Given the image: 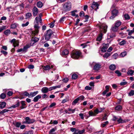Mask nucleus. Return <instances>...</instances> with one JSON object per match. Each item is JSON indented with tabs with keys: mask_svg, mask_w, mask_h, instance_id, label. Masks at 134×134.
<instances>
[{
	"mask_svg": "<svg viewBox=\"0 0 134 134\" xmlns=\"http://www.w3.org/2000/svg\"><path fill=\"white\" fill-rule=\"evenodd\" d=\"M5 26H3L0 27V32L6 29Z\"/></svg>",
	"mask_w": 134,
	"mask_h": 134,
	"instance_id": "obj_46",
	"label": "nucleus"
},
{
	"mask_svg": "<svg viewBox=\"0 0 134 134\" xmlns=\"http://www.w3.org/2000/svg\"><path fill=\"white\" fill-rule=\"evenodd\" d=\"M78 77V75L76 74H73L72 76V80H75Z\"/></svg>",
	"mask_w": 134,
	"mask_h": 134,
	"instance_id": "obj_29",
	"label": "nucleus"
},
{
	"mask_svg": "<svg viewBox=\"0 0 134 134\" xmlns=\"http://www.w3.org/2000/svg\"><path fill=\"white\" fill-rule=\"evenodd\" d=\"M39 40V38L36 37H33L31 39V41L34 42V43H35L38 41Z\"/></svg>",
	"mask_w": 134,
	"mask_h": 134,
	"instance_id": "obj_23",
	"label": "nucleus"
},
{
	"mask_svg": "<svg viewBox=\"0 0 134 134\" xmlns=\"http://www.w3.org/2000/svg\"><path fill=\"white\" fill-rule=\"evenodd\" d=\"M68 111L69 112V113H73L75 111V109H71L70 108H68Z\"/></svg>",
	"mask_w": 134,
	"mask_h": 134,
	"instance_id": "obj_41",
	"label": "nucleus"
},
{
	"mask_svg": "<svg viewBox=\"0 0 134 134\" xmlns=\"http://www.w3.org/2000/svg\"><path fill=\"white\" fill-rule=\"evenodd\" d=\"M56 130V129L55 128H53L51 129L49 132V134H53V133H52L54 132Z\"/></svg>",
	"mask_w": 134,
	"mask_h": 134,
	"instance_id": "obj_55",
	"label": "nucleus"
},
{
	"mask_svg": "<svg viewBox=\"0 0 134 134\" xmlns=\"http://www.w3.org/2000/svg\"><path fill=\"white\" fill-rule=\"evenodd\" d=\"M77 98L79 99V100H83L84 99L85 97L83 96L82 95L78 97Z\"/></svg>",
	"mask_w": 134,
	"mask_h": 134,
	"instance_id": "obj_47",
	"label": "nucleus"
},
{
	"mask_svg": "<svg viewBox=\"0 0 134 134\" xmlns=\"http://www.w3.org/2000/svg\"><path fill=\"white\" fill-rule=\"evenodd\" d=\"M16 27V24H13L11 25L10 27L12 29H15Z\"/></svg>",
	"mask_w": 134,
	"mask_h": 134,
	"instance_id": "obj_51",
	"label": "nucleus"
},
{
	"mask_svg": "<svg viewBox=\"0 0 134 134\" xmlns=\"http://www.w3.org/2000/svg\"><path fill=\"white\" fill-rule=\"evenodd\" d=\"M109 46V44L108 43L106 44L103 43L102 44V47L101 48V52H105Z\"/></svg>",
	"mask_w": 134,
	"mask_h": 134,
	"instance_id": "obj_7",
	"label": "nucleus"
},
{
	"mask_svg": "<svg viewBox=\"0 0 134 134\" xmlns=\"http://www.w3.org/2000/svg\"><path fill=\"white\" fill-rule=\"evenodd\" d=\"M0 97L2 99H4L6 97V95L5 93H2L1 94Z\"/></svg>",
	"mask_w": 134,
	"mask_h": 134,
	"instance_id": "obj_45",
	"label": "nucleus"
},
{
	"mask_svg": "<svg viewBox=\"0 0 134 134\" xmlns=\"http://www.w3.org/2000/svg\"><path fill=\"white\" fill-rule=\"evenodd\" d=\"M28 68L29 69H33L34 68V66L32 65H30L28 66Z\"/></svg>",
	"mask_w": 134,
	"mask_h": 134,
	"instance_id": "obj_63",
	"label": "nucleus"
},
{
	"mask_svg": "<svg viewBox=\"0 0 134 134\" xmlns=\"http://www.w3.org/2000/svg\"><path fill=\"white\" fill-rule=\"evenodd\" d=\"M69 80V79L67 77L63 79L62 81L64 82L67 83Z\"/></svg>",
	"mask_w": 134,
	"mask_h": 134,
	"instance_id": "obj_53",
	"label": "nucleus"
},
{
	"mask_svg": "<svg viewBox=\"0 0 134 134\" xmlns=\"http://www.w3.org/2000/svg\"><path fill=\"white\" fill-rule=\"evenodd\" d=\"M6 103L5 102H0V108L3 109L4 108L6 105Z\"/></svg>",
	"mask_w": 134,
	"mask_h": 134,
	"instance_id": "obj_17",
	"label": "nucleus"
},
{
	"mask_svg": "<svg viewBox=\"0 0 134 134\" xmlns=\"http://www.w3.org/2000/svg\"><path fill=\"white\" fill-rule=\"evenodd\" d=\"M118 57V55L117 53H115L113 55V57L115 59H116Z\"/></svg>",
	"mask_w": 134,
	"mask_h": 134,
	"instance_id": "obj_50",
	"label": "nucleus"
},
{
	"mask_svg": "<svg viewBox=\"0 0 134 134\" xmlns=\"http://www.w3.org/2000/svg\"><path fill=\"white\" fill-rule=\"evenodd\" d=\"M89 114L90 116H94L95 115V114L92 111H90L89 112Z\"/></svg>",
	"mask_w": 134,
	"mask_h": 134,
	"instance_id": "obj_48",
	"label": "nucleus"
},
{
	"mask_svg": "<svg viewBox=\"0 0 134 134\" xmlns=\"http://www.w3.org/2000/svg\"><path fill=\"white\" fill-rule=\"evenodd\" d=\"M50 69V66L49 65H47L46 66H43V69L45 70H49Z\"/></svg>",
	"mask_w": 134,
	"mask_h": 134,
	"instance_id": "obj_35",
	"label": "nucleus"
},
{
	"mask_svg": "<svg viewBox=\"0 0 134 134\" xmlns=\"http://www.w3.org/2000/svg\"><path fill=\"white\" fill-rule=\"evenodd\" d=\"M41 98V96L39 95H38L34 98L33 101L35 102H37L38 100L39 99Z\"/></svg>",
	"mask_w": 134,
	"mask_h": 134,
	"instance_id": "obj_21",
	"label": "nucleus"
},
{
	"mask_svg": "<svg viewBox=\"0 0 134 134\" xmlns=\"http://www.w3.org/2000/svg\"><path fill=\"white\" fill-rule=\"evenodd\" d=\"M69 97L68 96H67L63 100H62V103H64L68 101L69 100Z\"/></svg>",
	"mask_w": 134,
	"mask_h": 134,
	"instance_id": "obj_25",
	"label": "nucleus"
},
{
	"mask_svg": "<svg viewBox=\"0 0 134 134\" xmlns=\"http://www.w3.org/2000/svg\"><path fill=\"white\" fill-rule=\"evenodd\" d=\"M19 105H20L19 102H17L16 104L15 105H12L11 106L8 108L10 109H11L12 108H16V107H18Z\"/></svg>",
	"mask_w": 134,
	"mask_h": 134,
	"instance_id": "obj_20",
	"label": "nucleus"
},
{
	"mask_svg": "<svg viewBox=\"0 0 134 134\" xmlns=\"http://www.w3.org/2000/svg\"><path fill=\"white\" fill-rule=\"evenodd\" d=\"M29 22L28 21L25 24H22V26L23 27H24L27 26L29 24Z\"/></svg>",
	"mask_w": 134,
	"mask_h": 134,
	"instance_id": "obj_58",
	"label": "nucleus"
},
{
	"mask_svg": "<svg viewBox=\"0 0 134 134\" xmlns=\"http://www.w3.org/2000/svg\"><path fill=\"white\" fill-rule=\"evenodd\" d=\"M41 91L43 93H46L49 91L48 88L46 87H44L42 88Z\"/></svg>",
	"mask_w": 134,
	"mask_h": 134,
	"instance_id": "obj_16",
	"label": "nucleus"
},
{
	"mask_svg": "<svg viewBox=\"0 0 134 134\" xmlns=\"http://www.w3.org/2000/svg\"><path fill=\"white\" fill-rule=\"evenodd\" d=\"M89 16L87 15H86L85 16V20L84 21L85 22H86L88 20V19L89 18Z\"/></svg>",
	"mask_w": 134,
	"mask_h": 134,
	"instance_id": "obj_52",
	"label": "nucleus"
},
{
	"mask_svg": "<svg viewBox=\"0 0 134 134\" xmlns=\"http://www.w3.org/2000/svg\"><path fill=\"white\" fill-rule=\"evenodd\" d=\"M25 102L24 101H21V105L20 107V108L21 109H23L26 108V107H25L26 104L25 103Z\"/></svg>",
	"mask_w": 134,
	"mask_h": 134,
	"instance_id": "obj_18",
	"label": "nucleus"
},
{
	"mask_svg": "<svg viewBox=\"0 0 134 134\" xmlns=\"http://www.w3.org/2000/svg\"><path fill=\"white\" fill-rule=\"evenodd\" d=\"M34 27L35 29V31H32L33 35H36L38 34L39 30L38 29L40 27L38 26V22L36 23L35 21L34 23Z\"/></svg>",
	"mask_w": 134,
	"mask_h": 134,
	"instance_id": "obj_2",
	"label": "nucleus"
},
{
	"mask_svg": "<svg viewBox=\"0 0 134 134\" xmlns=\"http://www.w3.org/2000/svg\"><path fill=\"white\" fill-rule=\"evenodd\" d=\"M63 7L65 10H70L71 7V3L70 2H68L65 3L63 5Z\"/></svg>",
	"mask_w": 134,
	"mask_h": 134,
	"instance_id": "obj_5",
	"label": "nucleus"
},
{
	"mask_svg": "<svg viewBox=\"0 0 134 134\" xmlns=\"http://www.w3.org/2000/svg\"><path fill=\"white\" fill-rule=\"evenodd\" d=\"M89 42L88 41L86 43L81 44L80 45L81 46H82L83 48H84L87 46L88 45H87V44Z\"/></svg>",
	"mask_w": 134,
	"mask_h": 134,
	"instance_id": "obj_38",
	"label": "nucleus"
},
{
	"mask_svg": "<svg viewBox=\"0 0 134 134\" xmlns=\"http://www.w3.org/2000/svg\"><path fill=\"white\" fill-rule=\"evenodd\" d=\"M112 30L114 32L117 31L118 29V28L115 26L114 25L111 28Z\"/></svg>",
	"mask_w": 134,
	"mask_h": 134,
	"instance_id": "obj_32",
	"label": "nucleus"
},
{
	"mask_svg": "<svg viewBox=\"0 0 134 134\" xmlns=\"http://www.w3.org/2000/svg\"><path fill=\"white\" fill-rule=\"evenodd\" d=\"M25 19H27L30 18L32 16V14L31 13H27L25 14Z\"/></svg>",
	"mask_w": 134,
	"mask_h": 134,
	"instance_id": "obj_22",
	"label": "nucleus"
},
{
	"mask_svg": "<svg viewBox=\"0 0 134 134\" xmlns=\"http://www.w3.org/2000/svg\"><path fill=\"white\" fill-rule=\"evenodd\" d=\"M24 8L23 6L22 5H19V8L20 11H17L15 12V13L17 14H20L22 12V10H23Z\"/></svg>",
	"mask_w": 134,
	"mask_h": 134,
	"instance_id": "obj_13",
	"label": "nucleus"
},
{
	"mask_svg": "<svg viewBox=\"0 0 134 134\" xmlns=\"http://www.w3.org/2000/svg\"><path fill=\"white\" fill-rule=\"evenodd\" d=\"M53 90H54L57 88H60L61 87V85H59L58 86H52Z\"/></svg>",
	"mask_w": 134,
	"mask_h": 134,
	"instance_id": "obj_61",
	"label": "nucleus"
},
{
	"mask_svg": "<svg viewBox=\"0 0 134 134\" xmlns=\"http://www.w3.org/2000/svg\"><path fill=\"white\" fill-rule=\"evenodd\" d=\"M61 51H60V54L62 56L67 55L68 54L69 51L67 49H65L63 51H62V52H61Z\"/></svg>",
	"mask_w": 134,
	"mask_h": 134,
	"instance_id": "obj_12",
	"label": "nucleus"
},
{
	"mask_svg": "<svg viewBox=\"0 0 134 134\" xmlns=\"http://www.w3.org/2000/svg\"><path fill=\"white\" fill-rule=\"evenodd\" d=\"M126 43V41L124 40H123L120 42L119 44L120 45H124Z\"/></svg>",
	"mask_w": 134,
	"mask_h": 134,
	"instance_id": "obj_49",
	"label": "nucleus"
},
{
	"mask_svg": "<svg viewBox=\"0 0 134 134\" xmlns=\"http://www.w3.org/2000/svg\"><path fill=\"white\" fill-rule=\"evenodd\" d=\"M121 22L120 21H116L114 25L115 26L118 28V27L121 25Z\"/></svg>",
	"mask_w": 134,
	"mask_h": 134,
	"instance_id": "obj_26",
	"label": "nucleus"
},
{
	"mask_svg": "<svg viewBox=\"0 0 134 134\" xmlns=\"http://www.w3.org/2000/svg\"><path fill=\"white\" fill-rule=\"evenodd\" d=\"M109 86H106L105 87L106 89L105 91H104L103 93V94L105 95L106 94V93L109 91Z\"/></svg>",
	"mask_w": 134,
	"mask_h": 134,
	"instance_id": "obj_19",
	"label": "nucleus"
},
{
	"mask_svg": "<svg viewBox=\"0 0 134 134\" xmlns=\"http://www.w3.org/2000/svg\"><path fill=\"white\" fill-rule=\"evenodd\" d=\"M38 11V9L36 7H34L32 9V12L33 15L34 16H36L37 15Z\"/></svg>",
	"mask_w": 134,
	"mask_h": 134,
	"instance_id": "obj_11",
	"label": "nucleus"
},
{
	"mask_svg": "<svg viewBox=\"0 0 134 134\" xmlns=\"http://www.w3.org/2000/svg\"><path fill=\"white\" fill-rule=\"evenodd\" d=\"M109 69L111 70H114L116 69V67L115 65L111 64L109 66Z\"/></svg>",
	"mask_w": 134,
	"mask_h": 134,
	"instance_id": "obj_27",
	"label": "nucleus"
},
{
	"mask_svg": "<svg viewBox=\"0 0 134 134\" xmlns=\"http://www.w3.org/2000/svg\"><path fill=\"white\" fill-rule=\"evenodd\" d=\"M21 123L20 122H17L15 124V126L17 127H19L20 126Z\"/></svg>",
	"mask_w": 134,
	"mask_h": 134,
	"instance_id": "obj_44",
	"label": "nucleus"
},
{
	"mask_svg": "<svg viewBox=\"0 0 134 134\" xmlns=\"http://www.w3.org/2000/svg\"><path fill=\"white\" fill-rule=\"evenodd\" d=\"M108 123V121H106L104 122V123L102 124H101V126L103 127H104Z\"/></svg>",
	"mask_w": 134,
	"mask_h": 134,
	"instance_id": "obj_59",
	"label": "nucleus"
},
{
	"mask_svg": "<svg viewBox=\"0 0 134 134\" xmlns=\"http://www.w3.org/2000/svg\"><path fill=\"white\" fill-rule=\"evenodd\" d=\"M117 121L119 124L123 123L125 122H126L124 120H122L121 118H120L117 120Z\"/></svg>",
	"mask_w": 134,
	"mask_h": 134,
	"instance_id": "obj_36",
	"label": "nucleus"
},
{
	"mask_svg": "<svg viewBox=\"0 0 134 134\" xmlns=\"http://www.w3.org/2000/svg\"><path fill=\"white\" fill-rule=\"evenodd\" d=\"M115 109L116 110L120 111L122 110V107L120 105H118L115 107Z\"/></svg>",
	"mask_w": 134,
	"mask_h": 134,
	"instance_id": "obj_31",
	"label": "nucleus"
},
{
	"mask_svg": "<svg viewBox=\"0 0 134 134\" xmlns=\"http://www.w3.org/2000/svg\"><path fill=\"white\" fill-rule=\"evenodd\" d=\"M111 54L110 53H108L107 52L105 53L104 55L103 56V57L104 58H105L106 59L108 58L110 55Z\"/></svg>",
	"mask_w": 134,
	"mask_h": 134,
	"instance_id": "obj_37",
	"label": "nucleus"
},
{
	"mask_svg": "<svg viewBox=\"0 0 134 134\" xmlns=\"http://www.w3.org/2000/svg\"><path fill=\"white\" fill-rule=\"evenodd\" d=\"M52 34V31L51 30H49L47 31V33L45 35V39L47 41L51 37Z\"/></svg>",
	"mask_w": 134,
	"mask_h": 134,
	"instance_id": "obj_4",
	"label": "nucleus"
},
{
	"mask_svg": "<svg viewBox=\"0 0 134 134\" xmlns=\"http://www.w3.org/2000/svg\"><path fill=\"white\" fill-rule=\"evenodd\" d=\"M42 14H39L38 17H37L35 18V21L36 23L39 22L41 24L42 23V20L41 19V16Z\"/></svg>",
	"mask_w": 134,
	"mask_h": 134,
	"instance_id": "obj_10",
	"label": "nucleus"
},
{
	"mask_svg": "<svg viewBox=\"0 0 134 134\" xmlns=\"http://www.w3.org/2000/svg\"><path fill=\"white\" fill-rule=\"evenodd\" d=\"M127 54L126 52H124L121 53L120 54V56L121 57H123L125 56Z\"/></svg>",
	"mask_w": 134,
	"mask_h": 134,
	"instance_id": "obj_40",
	"label": "nucleus"
},
{
	"mask_svg": "<svg viewBox=\"0 0 134 134\" xmlns=\"http://www.w3.org/2000/svg\"><path fill=\"white\" fill-rule=\"evenodd\" d=\"M4 33L5 35L8 36L10 33V31L9 29H7L4 32Z\"/></svg>",
	"mask_w": 134,
	"mask_h": 134,
	"instance_id": "obj_30",
	"label": "nucleus"
},
{
	"mask_svg": "<svg viewBox=\"0 0 134 134\" xmlns=\"http://www.w3.org/2000/svg\"><path fill=\"white\" fill-rule=\"evenodd\" d=\"M13 94V92L12 91H9L8 92L7 95L9 96H11Z\"/></svg>",
	"mask_w": 134,
	"mask_h": 134,
	"instance_id": "obj_62",
	"label": "nucleus"
},
{
	"mask_svg": "<svg viewBox=\"0 0 134 134\" xmlns=\"http://www.w3.org/2000/svg\"><path fill=\"white\" fill-rule=\"evenodd\" d=\"M25 121L22 122L23 124H29L34 123L35 120L33 119H31L28 117H26L25 118Z\"/></svg>",
	"mask_w": 134,
	"mask_h": 134,
	"instance_id": "obj_3",
	"label": "nucleus"
},
{
	"mask_svg": "<svg viewBox=\"0 0 134 134\" xmlns=\"http://www.w3.org/2000/svg\"><path fill=\"white\" fill-rule=\"evenodd\" d=\"M38 91H36L33 92L31 93L29 96V97H32L34 96L38 93Z\"/></svg>",
	"mask_w": 134,
	"mask_h": 134,
	"instance_id": "obj_15",
	"label": "nucleus"
},
{
	"mask_svg": "<svg viewBox=\"0 0 134 134\" xmlns=\"http://www.w3.org/2000/svg\"><path fill=\"white\" fill-rule=\"evenodd\" d=\"M79 100L78 98H77L75 99L72 102V105H75L77 103L79 102Z\"/></svg>",
	"mask_w": 134,
	"mask_h": 134,
	"instance_id": "obj_34",
	"label": "nucleus"
},
{
	"mask_svg": "<svg viewBox=\"0 0 134 134\" xmlns=\"http://www.w3.org/2000/svg\"><path fill=\"white\" fill-rule=\"evenodd\" d=\"M85 89L87 90H90L92 89V87L89 86H86L85 87Z\"/></svg>",
	"mask_w": 134,
	"mask_h": 134,
	"instance_id": "obj_60",
	"label": "nucleus"
},
{
	"mask_svg": "<svg viewBox=\"0 0 134 134\" xmlns=\"http://www.w3.org/2000/svg\"><path fill=\"white\" fill-rule=\"evenodd\" d=\"M13 46L14 47H16V46H18L19 45V43H18L15 42L13 44Z\"/></svg>",
	"mask_w": 134,
	"mask_h": 134,
	"instance_id": "obj_64",
	"label": "nucleus"
},
{
	"mask_svg": "<svg viewBox=\"0 0 134 134\" xmlns=\"http://www.w3.org/2000/svg\"><path fill=\"white\" fill-rule=\"evenodd\" d=\"M118 12L117 10L114 9L112 11V14H113L116 16L118 15Z\"/></svg>",
	"mask_w": 134,
	"mask_h": 134,
	"instance_id": "obj_28",
	"label": "nucleus"
},
{
	"mask_svg": "<svg viewBox=\"0 0 134 134\" xmlns=\"http://www.w3.org/2000/svg\"><path fill=\"white\" fill-rule=\"evenodd\" d=\"M134 71L133 70H129L127 72V74L128 75H132L134 73Z\"/></svg>",
	"mask_w": 134,
	"mask_h": 134,
	"instance_id": "obj_42",
	"label": "nucleus"
},
{
	"mask_svg": "<svg viewBox=\"0 0 134 134\" xmlns=\"http://www.w3.org/2000/svg\"><path fill=\"white\" fill-rule=\"evenodd\" d=\"M29 48V47L28 46H24L23 48H22L23 51H25L26 50Z\"/></svg>",
	"mask_w": 134,
	"mask_h": 134,
	"instance_id": "obj_56",
	"label": "nucleus"
},
{
	"mask_svg": "<svg viewBox=\"0 0 134 134\" xmlns=\"http://www.w3.org/2000/svg\"><path fill=\"white\" fill-rule=\"evenodd\" d=\"M124 17L125 20H129L130 17L128 14H126L124 15Z\"/></svg>",
	"mask_w": 134,
	"mask_h": 134,
	"instance_id": "obj_33",
	"label": "nucleus"
},
{
	"mask_svg": "<svg viewBox=\"0 0 134 134\" xmlns=\"http://www.w3.org/2000/svg\"><path fill=\"white\" fill-rule=\"evenodd\" d=\"M102 36L103 34L102 33V32H100V33L99 35L98 36L97 38V41L99 42L102 39Z\"/></svg>",
	"mask_w": 134,
	"mask_h": 134,
	"instance_id": "obj_14",
	"label": "nucleus"
},
{
	"mask_svg": "<svg viewBox=\"0 0 134 134\" xmlns=\"http://www.w3.org/2000/svg\"><path fill=\"white\" fill-rule=\"evenodd\" d=\"M37 6L38 8H41L43 6V3L40 1L38 2L37 3Z\"/></svg>",
	"mask_w": 134,
	"mask_h": 134,
	"instance_id": "obj_24",
	"label": "nucleus"
},
{
	"mask_svg": "<svg viewBox=\"0 0 134 134\" xmlns=\"http://www.w3.org/2000/svg\"><path fill=\"white\" fill-rule=\"evenodd\" d=\"M9 110H8V109H4L1 111L0 112V114H3L4 113L8 112L9 111Z\"/></svg>",
	"mask_w": 134,
	"mask_h": 134,
	"instance_id": "obj_43",
	"label": "nucleus"
},
{
	"mask_svg": "<svg viewBox=\"0 0 134 134\" xmlns=\"http://www.w3.org/2000/svg\"><path fill=\"white\" fill-rule=\"evenodd\" d=\"M128 94L130 96H133L134 95V90H131L128 93Z\"/></svg>",
	"mask_w": 134,
	"mask_h": 134,
	"instance_id": "obj_39",
	"label": "nucleus"
},
{
	"mask_svg": "<svg viewBox=\"0 0 134 134\" xmlns=\"http://www.w3.org/2000/svg\"><path fill=\"white\" fill-rule=\"evenodd\" d=\"M81 53L79 51H73L71 54V57L74 59L78 58L81 56Z\"/></svg>",
	"mask_w": 134,
	"mask_h": 134,
	"instance_id": "obj_1",
	"label": "nucleus"
},
{
	"mask_svg": "<svg viewBox=\"0 0 134 134\" xmlns=\"http://www.w3.org/2000/svg\"><path fill=\"white\" fill-rule=\"evenodd\" d=\"M1 52L3 53L5 56L6 55L8 54V52H7L3 50H1Z\"/></svg>",
	"mask_w": 134,
	"mask_h": 134,
	"instance_id": "obj_57",
	"label": "nucleus"
},
{
	"mask_svg": "<svg viewBox=\"0 0 134 134\" xmlns=\"http://www.w3.org/2000/svg\"><path fill=\"white\" fill-rule=\"evenodd\" d=\"M115 73L117 74L118 76H120L121 75V73L119 70H117L116 71H115Z\"/></svg>",
	"mask_w": 134,
	"mask_h": 134,
	"instance_id": "obj_54",
	"label": "nucleus"
},
{
	"mask_svg": "<svg viewBox=\"0 0 134 134\" xmlns=\"http://www.w3.org/2000/svg\"><path fill=\"white\" fill-rule=\"evenodd\" d=\"M101 66L99 63H96L93 66V70L96 71H98L101 68Z\"/></svg>",
	"mask_w": 134,
	"mask_h": 134,
	"instance_id": "obj_6",
	"label": "nucleus"
},
{
	"mask_svg": "<svg viewBox=\"0 0 134 134\" xmlns=\"http://www.w3.org/2000/svg\"><path fill=\"white\" fill-rule=\"evenodd\" d=\"M99 5L97 2H93L91 7L93 9H95L96 11L98 8Z\"/></svg>",
	"mask_w": 134,
	"mask_h": 134,
	"instance_id": "obj_9",
	"label": "nucleus"
},
{
	"mask_svg": "<svg viewBox=\"0 0 134 134\" xmlns=\"http://www.w3.org/2000/svg\"><path fill=\"white\" fill-rule=\"evenodd\" d=\"M107 26L106 25L103 24L100 26V31L104 33H105L107 31Z\"/></svg>",
	"mask_w": 134,
	"mask_h": 134,
	"instance_id": "obj_8",
	"label": "nucleus"
}]
</instances>
